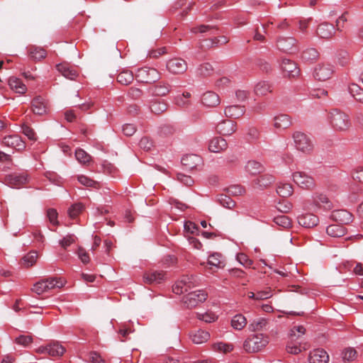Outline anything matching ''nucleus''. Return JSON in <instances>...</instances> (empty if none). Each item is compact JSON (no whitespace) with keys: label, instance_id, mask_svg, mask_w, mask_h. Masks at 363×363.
Segmentation results:
<instances>
[{"label":"nucleus","instance_id":"39","mask_svg":"<svg viewBox=\"0 0 363 363\" xmlns=\"http://www.w3.org/2000/svg\"><path fill=\"white\" fill-rule=\"evenodd\" d=\"M246 325L247 319L242 314L235 315L231 320V325L235 330H242Z\"/></svg>","mask_w":363,"mask_h":363},{"label":"nucleus","instance_id":"40","mask_svg":"<svg viewBox=\"0 0 363 363\" xmlns=\"http://www.w3.org/2000/svg\"><path fill=\"white\" fill-rule=\"evenodd\" d=\"M45 280L46 281V285L48 286V291L57 288L60 289L65 284V281L63 279L57 277H50L45 279Z\"/></svg>","mask_w":363,"mask_h":363},{"label":"nucleus","instance_id":"9","mask_svg":"<svg viewBox=\"0 0 363 363\" xmlns=\"http://www.w3.org/2000/svg\"><path fill=\"white\" fill-rule=\"evenodd\" d=\"M333 73V67L328 64L318 65L314 71V77L319 81L330 79Z\"/></svg>","mask_w":363,"mask_h":363},{"label":"nucleus","instance_id":"53","mask_svg":"<svg viewBox=\"0 0 363 363\" xmlns=\"http://www.w3.org/2000/svg\"><path fill=\"white\" fill-rule=\"evenodd\" d=\"M191 94L188 91L184 92L182 95L178 96L176 99V104L181 107H186L190 105Z\"/></svg>","mask_w":363,"mask_h":363},{"label":"nucleus","instance_id":"2","mask_svg":"<svg viewBox=\"0 0 363 363\" xmlns=\"http://www.w3.org/2000/svg\"><path fill=\"white\" fill-rule=\"evenodd\" d=\"M269 340L263 334H257L247 338L243 344L244 350L247 352H257L266 347Z\"/></svg>","mask_w":363,"mask_h":363},{"label":"nucleus","instance_id":"59","mask_svg":"<svg viewBox=\"0 0 363 363\" xmlns=\"http://www.w3.org/2000/svg\"><path fill=\"white\" fill-rule=\"evenodd\" d=\"M16 343L27 347L33 342V337L30 335H20L15 340Z\"/></svg>","mask_w":363,"mask_h":363},{"label":"nucleus","instance_id":"31","mask_svg":"<svg viewBox=\"0 0 363 363\" xmlns=\"http://www.w3.org/2000/svg\"><path fill=\"white\" fill-rule=\"evenodd\" d=\"M245 170L251 174H257L264 172V166L259 162L255 160H250L247 162Z\"/></svg>","mask_w":363,"mask_h":363},{"label":"nucleus","instance_id":"57","mask_svg":"<svg viewBox=\"0 0 363 363\" xmlns=\"http://www.w3.org/2000/svg\"><path fill=\"white\" fill-rule=\"evenodd\" d=\"M196 317L206 323H212L216 320V316L215 314L211 312H207L205 313H196Z\"/></svg>","mask_w":363,"mask_h":363},{"label":"nucleus","instance_id":"30","mask_svg":"<svg viewBox=\"0 0 363 363\" xmlns=\"http://www.w3.org/2000/svg\"><path fill=\"white\" fill-rule=\"evenodd\" d=\"M245 108L241 106H229L225 109V115L229 118H238L245 113Z\"/></svg>","mask_w":363,"mask_h":363},{"label":"nucleus","instance_id":"41","mask_svg":"<svg viewBox=\"0 0 363 363\" xmlns=\"http://www.w3.org/2000/svg\"><path fill=\"white\" fill-rule=\"evenodd\" d=\"M271 91V85L267 82H260L255 87V92L258 96H264Z\"/></svg>","mask_w":363,"mask_h":363},{"label":"nucleus","instance_id":"56","mask_svg":"<svg viewBox=\"0 0 363 363\" xmlns=\"http://www.w3.org/2000/svg\"><path fill=\"white\" fill-rule=\"evenodd\" d=\"M134 330H132L130 327L127 324L124 323L120 326L118 333L122 336V339H121V341L124 342L127 338L128 334L133 333Z\"/></svg>","mask_w":363,"mask_h":363},{"label":"nucleus","instance_id":"32","mask_svg":"<svg viewBox=\"0 0 363 363\" xmlns=\"http://www.w3.org/2000/svg\"><path fill=\"white\" fill-rule=\"evenodd\" d=\"M9 84L12 90L19 94H24L27 90L26 85L21 81V79L15 77L9 78Z\"/></svg>","mask_w":363,"mask_h":363},{"label":"nucleus","instance_id":"35","mask_svg":"<svg viewBox=\"0 0 363 363\" xmlns=\"http://www.w3.org/2000/svg\"><path fill=\"white\" fill-rule=\"evenodd\" d=\"M28 53L31 59L33 60H41L47 55L45 50L41 48L30 46L28 48Z\"/></svg>","mask_w":363,"mask_h":363},{"label":"nucleus","instance_id":"6","mask_svg":"<svg viewBox=\"0 0 363 363\" xmlns=\"http://www.w3.org/2000/svg\"><path fill=\"white\" fill-rule=\"evenodd\" d=\"M167 70L173 74H181L184 73L188 68L186 62L180 57L170 59L167 62Z\"/></svg>","mask_w":363,"mask_h":363},{"label":"nucleus","instance_id":"63","mask_svg":"<svg viewBox=\"0 0 363 363\" xmlns=\"http://www.w3.org/2000/svg\"><path fill=\"white\" fill-rule=\"evenodd\" d=\"M256 294H257L256 300H257V301L267 299L272 296V290L269 289H266V290L257 291L256 292Z\"/></svg>","mask_w":363,"mask_h":363},{"label":"nucleus","instance_id":"60","mask_svg":"<svg viewBox=\"0 0 363 363\" xmlns=\"http://www.w3.org/2000/svg\"><path fill=\"white\" fill-rule=\"evenodd\" d=\"M23 133L28 137V138L30 140L35 141L37 140L35 133L33 128L28 126L27 125H23L22 126Z\"/></svg>","mask_w":363,"mask_h":363},{"label":"nucleus","instance_id":"34","mask_svg":"<svg viewBox=\"0 0 363 363\" xmlns=\"http://www.w3.org/2000/svg\"><path fill=\"white\" fill-rule=\"evenodd\" d=\"M66 350L58 342H52L49 344L48 354L52 357H61Z\"/></svg>","mask_w":363,"mask_h":363},{"label":"nucleus","instance_id":"24","mask_svg":"<svg viewBox=\"0 0 363 363\" xmlns=\"http://www.w3.org/2000/svg\"><path fill=\"white\" fill-rule=\"evenodd\" d=\"M228 147V143L225 139L217 137L210 140L208 150L212 152H220Z\"/></svg>","mask_w":363,"mask_h":363},{"label":"nucleus","instance_id":"19","mask_svg":"<svg viewBox=\"0 0 363 363\" xmlns=\"http://www.w3.org/2000/svg\"><path fill=\"white\" fill-rule=\"evenodd\" d=\"M164 274L163 272H157L150 270L147 272L143 275L144 282L145 284H159L164 279Z\"/></svg>","mask_w":363,"mask_h":363},{"label":"nucleus","instance_id":"51","mask_svg":"<svg viewBox=\"0 0 363 363\" xmlns=\"http://www.w3.org/2000/svg\"><path fill=\"white\" fill-rule=\"evenodd\" d=\"M38 259V254L36 252H30L23 257L22 259V264L28 267L33 266Z\"/></svg>","mask_w":363,"mask_h":363},{"label":"nucleus","instance_id":"14","mask_svg":"<svg viewBox=\"0 0 363 363\" xmlns=\"http://www.w3.org/2000/svg\"><path fill=\"white\" fill-rule=\"evenodd\" d=\"M317 35L324 39H329L335 33V28L328 22L320 23L317 28Z\"/></svg>","mask_w":363,"mask_h":363},{"label":"nucleus","instance_id":"5","mask_svg":"<svg viewBox=\"0 0 363 363\" xmlns=\"http://www.w3.org/2000/svg\"><path fill=\"white\" fill-rule=\"evenodd\" d=\"M207 294L202 290L194 291L183 297V303L187 308H194L199 303L204 302L207 298Z\"/></svg>","mask_w":363,"mask_h":363},{"label":"nucleus","instance_id":"27","mask_svg":"<svg viewBox=\"0 0 363 363\" xmlns=\"http://www.w3.org/2000/svg\"><path fill=\"white\" fill-rule=\"evenodd\" d=\"M210 266L208 269L212 270L211 273H214L215 271L213 270V267L216 268H223L225 266L224 261L222 259V256L220 254L215 253L208 257V262L206 263V266Z\"/></svg>","mask_w":363,"mask_h":363},{"label":"nucleus","instance_id":"25","mask_svg":"<svg viewBox=\"0 0 363 363\" xmlns=\"http://www.w3.org/2000/svg\"><path fill=\"white\" fill-rule=\"evenodd\" d=\"M170 87L168 83L160 82L152 86L149 91L152 95L163 96L169 92Z\"/></svg>","mask_w":363,"mask_h":363},{"label":"nucleus","instance_id":"15","mask_svg":"<svg viewBox=\"0 0 363 363\" xmlns=\"http://www.w3.org/2000/svg\"><path fill=\"white\" fill-rule=\"evenodd\" d=\"M281 67L285 75L289 77H295L299 74V69L296 63L290 60L284 59Z\"/></svg>","mask_w":363,"mask_h":363},{"label":"nucleus","instance_id":"48","mask_svg":"<svg viewBox=\"0 0 363 363\" xmlns=\"http://www.w3.org/2000/svg\"><path fill=\"white\" fill-rule=\"evenodd\" d=\"M267 320L263 318H257L249 325V330L251 331H257L262 330L267 325Z\"/></svg>","mask_w":363,"mask_h":363},{"label":"nucleus","instance_id":"11","mask_svg":"<svg viewBox=\"0 0 363 363\" xmlns=\"http://www.w3.org/2000/svg\"><path fill=\"white\" fill-rule=\"evenodd\" d=\"M296 40L294 38L280 37L277 40V48L283 52H294L297 49L296 47Z\"/></svg>","mask_w":363,"mask_h":363},{"label":"nucleus","instance_id":"1","mask_svg":"<svg viewBox=\"0 0 363 363\" xmlns=\"http://www.w3.org/2000/svg\"><path fill=\"white\" fill-rule=\"evenodd\" d=\"M328 120L337 131H347L351 127L349 116L338 109L331 110L328 114Z\"/></svg>","mask_w":363,"mask_h":363},{"label":"nucleus","instance_id":"8","mask_svg":"<svg viewBox=\"0 0 363 363\" xmlns=\"http://www.w3.org/2000/svg\"><path fill=\"white\" fill-rule=\"evenodd\" d=\"M293 180L302 189H310L315 186V181L313 178L303 172H296L294 173Z\"/></svg>","mask_w":363,"mask_h":363},{"label":"nucleus","instance_id":"20","mask_svg":"<svg viewBox=\"0 0 363 363\" xmlns=\"http://www.w3.org/2000/svg\"><path fill=\"white\" fill-rule=\"evenodd\" d=\"M201 101L207 107H216L220 104V98L213 91H207L202 96Z\"/></svg>","mask_w":363,"mask_h":363},{"label":"nucleus","instance_id":"42","mask_svg":"<svg viewBox=\"0 0 363 363\" xmlns=\"http://www.w3.org/2000/svg\"><path fill=\"white\" fill-rule=\"evenodd\" d=\"M213 67L210 63L205 62L197 68L196 74L201 77H208L213 74Z\"/></svg>","mask_w":363,"mask_h":363},{"label":"nucleus","instance_id":"21","mask_svg":"<svg viewBox=\"0 0 363 363\" xmlns=\"http://www.w3.org/2000/svg\"><path fill=\"white\" fill-rule=\"evenodd\" d=\"M47 103L41 96H36L32 101V111L36 115H43L47 113Z\"/></svg>","mask_w":363,"mask_h":363},{"label":"nucleus","instance_id":"50","mask_svg":"<svg viewBox=\"0 0 363 363\" xmlns=\"http://www.w3.org/2000/svg\"><path fill=\"white\" fill-rule=\"evenodd\" d=\"M319 53L315 48H308L303 51L302 58L303 60L311 62L318 58Z\"/></svg>","mask_w":363,"mask_h":363},{"label":"nucleus","instance_id":"47","mask_svg":"<svg viewBox=\"0 0 363 363\" xmlns=\"http://www.w3.org/2000/svg\"><path fill=\"white\" fill-rule=\"evenodd\" d=\"M306 333V329L302 325L294 326L290 331L291 341L299 340Z\"/></svg>","mask_w":363,"mask_h":363},{"label":"nucleus","instance_id":"16","mask_svg":"<svg viewBox=\"0 0 363 363\" xmlns=\"http://www.w3.org/2000/svg\"><path fill=\"white\" fill-rule=\"evenodd\" d=\"M299 225L305 228L316 226L319 222L318 218L313 213H306L298 217Z\"/></svg>","mask_w":363,"mask_h":363},{"label":"nucleus","instance_id":"18","mask_svg":"<svg viewBox=\"0 0 363 363\" xmlns=\"http://www.w3.org/2000/svg\"><path fill=\"white\" fill-rule=\"evenodd\" d=\"M201 162V157L196 155H187L182 158V165L188 170L196 169Z\"/></svg>","mask_w":363,"mask_h":363},{"label":"nucleus","instance_id":"4","mask_svg":"<svg viewBox=\"0 0 363 363\" xmlns=\"http://www.w3.org/2000/svg\"><path fill=\"white\" fill-rule=\"evenodd\" d=\"M293 139L297 150L305 153L313 150V145L311 139L303 133L296 131L293 134Z\"/></svg>","mask_w":363,"mask_h":363},{"label":"nucleus","instance_id":"54","mask_svg":"<svg viewBox=\"0 0 363 363\" xmlns=\"http://www.w3.org/2000/svg\"><path fill=\"white\" fill-rule=\"evenodd\" d=\"M84 210V206L80 203H74L68 209L69 216L74 219L78 216Z\"/></svg>","mask_w":363,"mask_h":363},{"label":"nucleus","instance_id":"36","mask_svg":"<svg viewBox=\"0 0 363 363\" xmlns=\"http://www.w3.org/2000/svg\"><path fill=\"white\" fill-rule=\"evenodd\" d=\"M150 108L153 113L159 115L166 111L167 104L164 101L155 100L151 102Z\"/></svg>","mask_w":363,"mask_h":363},{"label":"nucleus","instance_id":"33","mask_svg":"<svg viewBox=\"0 0 363 363\" xmlns=\"http://www.w3.org/2000/svg\"><path fill=\"white\" fill-rule=\"evenodd\" d=\"M327 234L333 238H340L345 235L346 228L342 225H330L326 229Z\"/></svg>","mask_w":363,"mask_h":363},{"label":"nucleus","instance_id":"62","mask_svg":"<svg viewBox=\"0 0 363 363\" xmlns=\"http://www.w3.org/2000/svg\"><path fill=\"white\" fill-rule=\"evenodd\" d=\"M178 181L184 184L186 186H190L193 184L194 180L189 176L185 175L182 173H178L177 175Z\"/></svg>","mask_w":363,"mask_h":363},{"label":"nucleus","instance_id":"49","mask_svg":"<svg viewBox=\"0 0 363 363\" xmlns=\"http://www.w3.org/2000/svg\"><path fill=\"white\" fill-rule=\"evenodd\" d=\"M77 179L81 184L87 187L99 189L100 186L99 182L90 179L85 175H79L77 177Z\"/></svg>","mask_w":363,"mask_h":363},{"label":"nucleus","instance_id":"28","mask_svg":"<svg viewBox=\"0 0 363 363\" xmlns=\"http://www.w3.org/2000/svg\"><path fill=\"white\" fill-rule=\"evenodd\" d=\"M56 67L57 71L67 79L72 80L74 79L78 75L77 71L71 69L67 64H59L56 66Z\"/></svg>","mask_w":363,"mask_h":363},{"label":"nucleus","instance_id":"12","mask_svg":"<svg viewBox=\"0 0 363 363\" xmlns=\"http://www.w3.org/2000/svg\"><path fill=\"white\" fill-rule=\"evenodd\" d=\"M330 218L341 225H347L352 221V215L346 210H337L333 211Z\"/></svg>","mask_w":363,"mask_h":363},{"label":"nucleus","instance_id":"44","mask_svg":"<svg viewBox=\"0 0 363 363\" xmlns=\"http://www.w3.org/2000/svg\"><path fill=\"white\" fill-rule=\"evenodd\" d=\"M217 201L221 206L226 208L232 209L235 206V202L229 195L220 194L218 196Z\"/></svg>","mask_w":363,"mask_h":363},{"label":"nucleus","instance_id":"7","mask_svg":"<svg viewBox=\"0 0 363 363\" xmlns=\"http://www.w3.org/2000/svg\"><path fill=\"white\" fill-rule=\"evenodd\" d=\"M4 182L12 188H20L28 182V176L26 173L9 174L5 177Z\"/></svg>","mask_w":363,"mask_h":363},{"label":"nucleus","instance_id":"13","mask_svg":"<svg viewBox=\"0 0 363 363\" xmlns=\"http://www.w3.org/2000/svg\"><path fill=\"white\" fill-rule=\"evenodd\" d=\"M217 132L223 135H230L236 130V123L230 120H224L216 127Z\"/></svg>","mask_w":363,"mask_h":363},{"label":"nucleus","instance_id":"46","mask_svg":"<svg viewBox=\"0 0 363 363\" xmlns=\"http://www.w3.org/2000/svg\"><path fill=\"white\" fill-rule=\"evenodd\" d=\"M277 194L282 197H289L293 193V187L290 184L280 183L277 189Z\"/></svg>","mask_w":363,"mask_h":363},{"label":"nucleus","instance_id":"26","mask_svg":"<svg viewBox=\"0 0 363 363\" xmlns=\"http://www.w3.org/2000/svg\"><path fill=\"white\" fill-rule=\"evenodd\" d=\"M313 203L318 208H323L325 210H330L333 204L328 198L323 194H317L313 197Z\"/></svg>","mask_w":363,"mask_h":363},{"label":"nucleus","instance_id":"17","mask_svg":"<svg viewBox=\"0 0 363 363\" xmlns=\"http://www.w3.org/2000/svg\"><path fill=\"white\" fill-rule=\"evenodd\" d=\"M292 124L291 119L286 114H279L274 117L273 125L277 129H286Z\"/></svg>","mask_w":363,"mask_h":363},{"label":"nucleus","instance_id":"23","mask_svg":"<svg viewBox=\"0 0 363 363\" xmlns=\"http://www.w3.org/2000/svg\"><path fill=\"white\" fill-rule=\"evenodd\" d=\"M329 360V355L322 349L313 350L309 357L310 363H327Z\"/></svg>","mask_w":363,"mask_h":363},{"label":"nucleus","instance_id":"38","mask_svg":"<svg viewBox=\"0 0 363 363\" xmlns=\"http://www.w3.org/2000/svg\"><path fill=\"white\" fill-rule=\"evenodd\" d=\"M134 79V75L129 70L121 72L117 77V81L123 85L130 84Z\"/></svg>","mask_w":363,"mask_h":363},{"label":"nucleus","instance_id":"10","mask_svg":"<svg viewBox=\"0 0 363 363\" xmlns=\"http://www.w3.org/2000/svg\"><path fill=\"white\" fill-rule=\"evenodd\" d=\"M196 279L192 275L184 276L173 288V291L176 294H182L188 291L192 286L194 285Z\"/></svg>","mask_w":363,"mask_h":363},{"label":"nucleus","instance_id":"52","mask_svg":"<svg viewBox=\"0 0 363 363\" xmlns=\"http://www.w3.org/2000/svg\"><path fill=\"white\" fill-rule=\"evenodd\" d=\"M274 222L283 228H289L291 226V219L286 216H279L274 218Z\"/></svg>","mask_w":363,"mask_h":363},{"label":"nucleus","instance_id":"64","mask_svg":"<svg viewBox=\"0 0 363 363\" xmlns=\"http://www.w3.org/2000/svg\"><path fill=\"white\" fill-rule=\"evenodd\" d=\"M352 177L355 181L363 182V167H358L354 169Z\"/></svg>","mask_w":363,"mask_h":363},{"label":"nucleus","instance_id":"3","mask_svg":"<svg viewBox=\"0 0 363 363\" xmlns=\"http://www.w3.org/2000/svg\"><path fill=\"white\" fill-rule=\"evenodd\" d=\"M160 74L154 68L143 67L138 69L135 74V79L142 83H153L159 80Z\"/></svg>","mask_w":363,"mask_h":363},{"label":"nucleus","instance_id":"55","mask_svg":"<svg viewBox=\"0 0 363 363\" xmlns=\"http://www.w3.org/2000/svg\"><path fill=\"white\" fill-rule=\"evenodd\" d=\"M48 285L45 279H42L33 285L32 291L37 294H42L44 292L48 291Z\"/></svg>","mask_w":363,"mask_h":363},{"label":"nucleus","instance_id":"61","mask_svg":"<svg viewBox=\"0 0 363 363\" xmlns=\"http://www.w3.org/2000/svg\"><path fill=\"white\" fill-rule=\"evenodd\" d=\"M214 347L218 351L223 352L224 353L230 352L233 350V345L223 342H218L215 344Z\"/></svg>","mask_w":363,"mask_h":363},{"label":"nucleus","instance_id":"58","mask_svg":"<svg viewBox=\"0 0 363 363\" xmlns=\"http://www.w3.org/2000/svg\"><path fill=\"white\" fill-rule=\"evenodd\" d=\"M77 254L83 264H88L90 262V257L86 251L82 247H79Z\"/></svg>","mask_w":363,"mask_h":363},{"label":"nucleus","instance_id":"22","mask_svg":"<svg viewBox=\"0 0 363 363\" xmlns=\"http://www.w3.org/2000/svg\"><path fill=\"white\" fill-rule=\"evenodd\" d=\"M3 143L6 146L13 147L18 150H23L25 147L24 143L17 135L4 137Z\"/></svg>","mask_w":363,"mask_h":363},{"label":"nucleus","instance_id":"43","mask_svg":"<svg viewBox=\"0 0 363 363\" xmlns=\"http://www.w3.org/2000/svg\"><path fill=\"white\" fill-rule=\"evenodd\" d=\"M75 157L77 160L84 165H88L91 160V157L82 149L76 150Z\"/></svg>","mask_w":363,"mask_h":363},{"label":"nucleus","instance_id":"29","mask_svg":"<svg viewBox=\"0 0 363 363\" xmlns=\"http://www.w3.org/2000/svg\"><path fill=\"white\" fill-rule=\"evenodd\" d=\"M190 337L194 343L202 344L209 339L210 334L206 331L197 330L191 333Z\"/></svg>","mask_w":363,"mask_h":363},{"label":"nucleus","instance_id":"45","mask_svg":"<svg viewBox=\"0 0 363 363\" xmlns=\"http://www.w3.org/2000/svg\"><path fill=\"white\" fill-rule=\"evenodd\" d=\"M349 91L357 101L363 104V89L359 85L352 84L349 86Z\"/></svg>","mask_w":363,"mask_h":363},{"label":"nucleus","instance_id":"37","mask_svg":"<svg viewBox=\"0 0 363 363\" xmlns=\"http://www.w3.org/2000/svg\"><path fill=\"white\" fill-rule=\"evenodd\" d=\"M274 182V178L271 174H263L254 180L255 184L259 187L266 188Z\"/></svg>","mask_w":363,"mask_h":363}]
</instances>
